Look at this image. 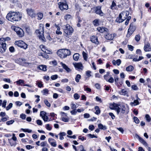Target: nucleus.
<instances>
[{
    "label": "nucleus",
    "mask_w": 151,
    "mask_h": 151,
    "mask_svg": "<svg viewBox=\"0 0 151 151\" xmlns=\"http://www.w3.org/2000/svg\"><path fill=\"white\" fill-rule=\"evenodd\" d=\"M48 145L47 144V142L46 141L42 142L40 143V146L42 147L47 146Z\"/></svg>",
    "instance_id": "obj_38"
},
{
    "label": "nucleus",
    "mask_w": 151,
    "mask_h": 151,
    "mask_svg": "<svg viewBox=\"0 0 151 151\" xmlns=\"http://www.w3.org/2000/svg\"><path fill=\"white\" fill-rule=\"evenodd\" d=\"M136 29V27L132 23L130 24L128 31L133 33L135 31Z\"/></svg>",
    "instance_id": "obj_20"
},
{
    "label": "nucleus",
    "mask_w": 151,
    "mask_h": 151,
    "mask_svg": "<svg viewBox=\"0 0 151 151\" xmlns=\"http://www.w3.org/2000/svg\"><path fill=\"white\" fill-rule=\"evenodd\" d=\"M59 7L62 11L66 10L68 9V6L65 1L60 2L59 4Z\"/></svg>",
    "instance_id": "obj_9"
},
{
    "label": "nucleus",
    "mask_w": 151,
    "mask_h": 151,
    "mask_svg": "<svg viewBox=\"0 0 151 151\" xmlns=\"http://www.w3.org/2000/svg\"><path fill=\"white\" fill-rule=\"evenodd\" d=\"M6 18L8 20L13 22L20 21L22 18V15L18 12H10L7 14Z\"/></svg>",
    "instance_id": "obj_1"
},
{
    "label": "nucleus",
    "mask_w": 151,
    "mask_h": 151,
    "mask_svg": "<svg viewBox=\"0 0 151 151\" xmlns=\"http://www.w3.org/2000/svg\"><path fill=\"white\" fill-rule=\"evenodd\" d=\"M58 78V76L57 75H55L52 76L51 77V78L52 80H55L57 79Z\"/></svg>",
    "instance_id": "obj_57"
},
{
    "label": "nucleus",
    "mask_w": 151,
    "mask_h": 151,
    "mask_svg": "<svg viewBox=\"0 0 151 151\" xmlns=\"http://www.w3.org/2000/svg\"><path fill=\"white\" fill-rule=\"evenodd\" d=\"M21 130L24 132H27L29 133H30L32 132V130H31L29 129H24L22 128L21 129Z\"/></svg>",
    "instance_id": "obj_44"
},
{
    "label": "nucleus",
    "mask_w": 151,
    "mask_h": 151,
    "mask_svg": "<svg viewBox=\"0 0 151 151\" xmlns=\"http://www.w3.org/2000/svg\"><path fill=\"white\" fill-rule=\"evenodd\" d=\"M60 64L61 65L63 68L65 69L67 72L68 73L71 71V69L69 68L65 64L63 63V62H61Z\"/></svg>",
    "instance_id": "obj_19"
},
{
    "label": "nucleus",
    "mask_w": 151,
    "mask_h": 151,
    "mask_svg": "<svg viewBox=\"0 0 151 151\" xmlns=\"http://www.w3.org/2000/svg\"><path fill=\"white\" fill-rule=\"evenodd\" d=\"M106 81L109 83H112L114 82V79L112 77H111L109 79H108L107 80H106Z\"/></svg>",
    "instance_id": "obj_52"
},
{
    "label": "nucleus",
    "mask_w": 151,
    "mask_h": 151,
    "mask_svg": "<svg viewBox=\"0 0 151 151\" xmlns=\"http://www.w3.org/2000/svg\"><path fill=\"white\" fill-rule=\"evenodd\" d=\"M66 134V133L64 132H60L59 134L60 139V140H63L64 139L63 136H65Z\"/></svg>",
    "instance_id": "obj_31"
},
{
    "label": "nucleus",
    "mask_w": 151,
    "mask_h": 151,
    "mask_svg": "<svg viewBox=\"0 0 151 151\" xmlns=\"http://www.w3.org/2000/svg\"><path fill=\"white\" fill-rule=\"evenodd\" d=\"M50 64L54 65H57V61L55 60H54L50 62Z\"/></svg>",
    "instance_id": "obj_64"
},
{
    "label": "nucleus",
    "mask_w": 151,
    "mask_h": 151,
    "mask_svg": "<svg viewBox=\"0 0 151 151\" xmlns=\"http://www.w3.org/2000/svg\"><path fill=\"white\" fill-rule=\"evenodd\" d=\"M98 127L99 129L103 130L106 129V127L105 126L101 124H99L98 125Z\"/></svg>",
    "instance_id": "obj_32"
},
{
    "label": "nucleus",
    "mask_w": 151,
    "mask_h": 151,
    "mask_svg": "<svg viewBox=\"0 0 151 151\" xmlns=\"http://www.w3.org/2000/svg\"><path fill=\"white\" fill-rule=\"evenodd\" d=\"M15 44L18 46L24 49H26L27 48V45L22 40L16 41Z\"/></svg>",
    "instance_id": "obj_8"
},
{
    "label": "nucleus",
    "mask_w": 151,
    "mask_h": 151,
    "mask_svg": "<svg viewBox=\"0 0 151 151\" xmlns=\"http://www.w3.org/2000/svg\"><path fill=\"white\" fill-rule=\"evenodd\" d=\"M82 55L84 60L86 61L88 58V54L84 51L82 52Z\"/></svg>",
    "instance_id": "obj_39"
},
{
    "label": "nucleus",
    "mask_w": 151,
    "mask_h": 151,
    "mask_svg": "<svg viewBox=\"0 0 151 151\" xmlns=\"http://www.w3.org/2000/svg\"><path fill=\"white\" fill-rule=\"evenodd\" d=\"M134 70V67L132 65H129L126 68V70L128 72H131Z\"/></svg>",
    "instance_id": "obj_29"
},
{
    "label": "nucleus",
    "mask_w": 151,
    "mask_h": 151,
    "mask_svg": "<svg viewBox=\"0 0 151 151\" xmlns=\"http://www.w3.org/2000/svg\"><path fill=\"white\" fill-rule=\"evenodd\" d=\"M91 72L90 70H87L86 72V76L87 78H89L91 76Z\"/></svg>",
    "instance_id": "obj_41"
},
{
    "label": "nucleus",
    "mask_w": 151,
    "mask_h": 151,
    "mask_svg": "<svg viewBox=\"0 0 151 151\" xmlns=\"http://www.w3.org/2000/svg\"><path fill=\"white\" fill-rule=\"evenodd\" d=\"M132 88L134 90H137L138 89V87L137 85H134L132 86Z\"/></svg>",
    "instance_id": "obj_59"
},
{
    "label": "nucleus",
    "mask_w": 151,
    "mask_h": 151,
    "mask_svg": "<svg viewBox=\"0 0 151 151\" xmlns=\"http://www.w3.org/2000/svg\"><path fill=\"white\" fill-rule=\"evenodd\" d=\"M43 47L42 50L46 54H50L52 53V52L50 50L45 49V47L44 46H42Z\"/></svg>",
    "instance_id": "obj_24"
},
{
    "label": "nucleus",
    "mask_w": 151,
    "mask_h": 151,
    "mask_svg": "<svg viewBox=\"0 0 151 151\" xmlns=\"http://www.w3.org/2000/svg\"><path fill=\"white\" fill-rule=\"evenodd\" d=\"M139 102L137 99L134 100L133 102H131L130 104L132 106H134L139 104Z\"/></svg>",
    "instance_id": "obj_25"
},
{
    "label": "nucleus",
    "mask_w": 151,
    "mask_h": 151,
    "mask_svg": "<svg viewBox=\"0 0 151 151\" xmlns=\"http://www.w3.org/2000/svg\"><path fill=\"white\" fill-rule=\"evenodd\" d=\"M110 74V72L108 71L106 72V74L104 76V79L106 80H107L108 77Z\"/></svg>",
    "instance_id": "obj_45"
},
{
    "label": "nucleus",
    "mask_w": 151,
    "mask_h": 151,
    "mask_svg": "<svg viewBox=\"0 0 151 151\" xmlns=\"http://www.w3.org/2000/svg\"><path fill=\"white\" fill-rule=\"evenodd\" d=\"M134 122L136 124H138L139 122V120L138 118L136 117H134Z\"/></svg>",
    "instance_id": "obj_62"
},
{
    "label": "nucleus",
    "mask_w": 151,
    "mask_h": 151,
    "mask_svg": "<svg viewBox=\"0 0 151 151\" xmlns=\"http://www.w3.org/2000/svg\"><path fill=\"white\" fill-rule=\"evenodd\" d=\"M97 29L99 32L103 33L104 32L106 31L107 29L102 27H99L97 28Z\"/></svg>",
    "instance_id": "obj_26"
},
{
    "label": "nucleus",
    "mask_w": 151,
    "mask_h": 151,
    "mask_svg": "<svg viewBox=\"0 0 151 151\" xmlns=\"http://www.w3.org/2000/svg\"><path fill=\"white\" fill-rule=\"evenodd\" d=\"M79 54L77 53L74 54L73 56L74 60L76 61L78 60L79 58Z\"/></svg>",
    "instance_id": "obj_28"
},
{
    "label": "nucleus",
    "mask_w": 151,
    "mask_h": 151,
    "mask_svg": "<svg viewBox=\"0 0 151 151\" xmlns=\"http://www.w3.org/2000/svg\"><path fill=\"white\" fill-rule=\"evenodd\" d=\"M116 34H115L108 33L105 36V38L107 40H113L114 37L116 36Z\"/></svg>",
    "instance_id": "obj_12"
},
{
    "label": "nucleus",
    "mask_w": 151,
    "mask_h": 151,
    "mask_svg": "<svg viewBox=\"0 0 151 151\" xmlns=\"http://www.w3.org/2000/svg\"><path fill=\"white\" fill-rule=\"evenodd\" d=\"M117 8L116 5L114 1H112L111 5L110 6V8L111 9H116Z\"/></svg>",
    "instance_id": "obj_27"
},
{
    "label": "nucleus",
    "mask_w": 151,
    "mask_h": 151,
    "mask_svg": "<svg viewBox=\"0 0 151 151\" xmlns=\"http://www.w3.org/2000/svg\"><path fill=\"white\" fill-rule=\"evenodd\" d=\"M27 11L28 14L32 18L35 17V14L33 9H27Z\"/></svg>",
    "instance_id": "obj_13"
},
{
    "label": "nucleus",
    "mask_w": 151,
    "mask_h": 151,
    "mask_svg": "<svg viewBox=\"0 0 151 151\" xmlns=\"http://www.w3.org/2000/svg\"><path fill=\"white\" fill-rule=\"evenodd\" d=\"M35 32L38 35V36L40 39L42 41H45V39L44 36V29L43 27H42L41 29H38Z\"/></svg>",
    "instance_id": "obj_7"
},
{
    "label": "nucleus",
    "mask_w": 151,
    "mask_h": 151,
    "mask_svg": "<svg viewBox=\"0 0 151 151\" xmlns=\"http://www.w3.org/2000/svg\"><path fill=\"white\" fill-rule=\"evenodd\" d=\"M112 63L114 65H117L118 66H119L121 63V61L120 59H119L117 60H113Z\"/></svg>",
    "instance_id": "obj_22"
},
{
    "label": "nucleus",
    "mask_w": 151,
    "mask_h": 151,
    "mask_svg": "<svg viewBox=\"0 0 151 151\" xmlns=\"http://www.w3.org/2000/svg\"><path fill=\"white\" fill-rule=\"evenodd\" d=\"M81 78V76L79 74H77L75 78V81L76 82L78 83L79 81V80Z\"/></svg>",
    "instance_id": "obj_40"
},
{
    "label": "nucleus",
    "mask_w": 151,
    "mask_h": 151,
    "mask_svg": "<svg viewBox=\"0 0 151 151\" xmlns=\"http://www.w3.org/2000/svg\"><path fill=\"white\" fill-rule=\"evenodd\" d=\"M44 102L47 107H49L50 106V104L47 100L45 99L44 101Z\"/></svg>",
    "instance_id": "obj_51"
},
{
    "label": "nucleus",
    "mask_w": 151,
    "mask_h": 151,
    "mask_svg": "<svg viewBox=\"0 0 151 151\" xmlns=\"http://www.w3.org/2000/svg\"><path fill=\"white\" fill-rule=\"evenodd\" d=\"M127 47L129 50L132 51L133 50L134 47L131 45H128Z\"/></svg>",
    "instance_id": "obj_61"
},
{
    "label": "nucleus",
    "mask_w": 151,
    "mask_h": 151,
    "mask_svg": "<svg viewBox=\"0 0 151 151\" xmlns=\"http://www.w3.org/2000/svg\"><path fill=\"white\" fill-rule=\"evenodd\" d=\"M12 28L15 31L19 37H22L24 36V32L21 28L15 26H12Z\"/></svg>",
    "instance_id": "obj_5"
},
{
    "label": "nucleus",
    "mask_w": 151,
    "mask_h": 151,
    "mask_svg": "<svg viewBox=\"0 0 151 151\" xmlns=\"http://www.w3.org/2000/svg\"><path fill=\"white\" fill-rule=\"evenodd\" d=\"M140 39V36L139 35H136L135 37V40L137 41H139Z\"/></svg>",
    "instance_id": "obj_46"
},
{
    "label": "nucleus",
    "mask_w": 151,
    "mask_h": 151,
    "mask_svg": "<svg viewBox=\"0 0 151 151\" xmlns=\"http://www.w3.org/2000/svg\"><path fill=\"white\" fill-rule=\"evenodd\" d=\"M129 13L128 11L122 12L119 14V17L116 18V21L119 23L122 22L127 18Z\"/></svg>",
    "instance_id": "obj_2"
},
{
    "label": "nucleus",
    "mask_w": 151,
    "mask_h": 151,
    "mask_svg": "<svg viewBox=\"0 0 151 151\" xmlns=\"http://www.w3.org/2000/svg\"><path fill=\"white\" fill-rule=\"evenodd\" d=\"M144 49L145 52L150 51L151 50V47L149 43H147L145 45Z\"/></svg>",
    "instance_id": "obj_18"
},
{
    "label": "nucleus",
    "mask_w": 151,
    "mask_h": 151,
    "mask_svg": "<svg viewBox=\"0 0 151 151\" xmlns=\"http://www.w3.org/2000/svg\"><path fill=\"white\" fill-rule=\"evenodd\" d=\"M101 6H97L96 8L95 12L96 14H99L101 16H103L104 15V13L101 10Z\"/></svg>",
    "instance_id": "obj_17"
},
{
    "label": "nucleus",
    "mask_w": 151,
    "mask_h": 151,
    "mask_svg": "<svg viewBox=\"0 0 151 151\" xmlns=\"http://www.w3.org/2000/svg\"><path fill=\"white\" fill-rule=\"evenodd\" d=\"M73 97L74 98L76 99H78L80 98V96L77 93H75L73 95Z\"/></svg>",
    "instance_id": "obj_49"
},
{
    "label": "nucleus",
    "mask_w": 151,
    "mask_h": 151,
    "mask_svg": "<svg viewBox=\"0 0 151 151\" xmlns=\"http://www.w3.org/2000/svg\"><path fill=\"white\" fill-rule=\"evenodd\" d=\"M45 128L47 129L49 131L51 130L52 129V127L50 126V125L49 124H47L45 125Z\"/></svg>",
    "instance_id": "obj_50"
},
{
    "label": "nucleus",
    "mask_w": 151,
    "mask_h": 151,
    "mask_svg": "<svg viewBox=\"0 0 151 151\" xmlns=\"http://www.w3.org/2000/svg\"><path fill=\"white\" fill-rule=\"evenodd\" d=\"M74 66L76 68L82 69L83 67L82 65L80 63H73Z\"/></svg>",
    "instance_id": "obj_21"
},
{
    "label": "nucleus",
    "mask_w": 151,
    "mask_h": 151,
    "mask_svg": "<svg viewBox=\"0 0 151 151\" xmlns=\"http://www.w3.org/2000/svg\"><path fill=\"white\" fill-rule=\"evenodd\" d=\"M7 103V101L6 100H4L3 101V103H2V107L5 108H6V106Z\"/></svg>",
    "instance_id": "obj_58"
},
{
    "label": "nucleus",
    "mask_w": 151,
    "mask_h": 151,
    "mask_svg": "<svg viewBox=\"0 0 151 151\" xmlns=\"http://www.w3.org/2000/svg\"><path fill=\"white\" fill-rule=\"evenodd\" d=\"M37 19L39 20H41L43 17V14L42 13H39L37 14Z\"/></svg>",
    "instance_id": "obj_35"
},
{
    "label": "nucleus",
    "mask_w": 151,
    "mask_h": 151,
    "mask_svg": "<svg viewBox=\"0 0 151 151\" xmlns=\"http://www.w3.org/2000/svg\"><path fill=\"white\" fill-rule=\"evenodd\" d=\"M13 104L12 103H10L9 105L6 107V110L8 111L12 107Z\"/></svg>",
    "instance_id": "obj_47"
},
{
    "label": "nucleus",
    "mask_w": 151,
    "mask_h": 151,
    "mask_svg": "<svg viewBox=\"0 0 151 151\" xmlns=\"http://www.w3.org/2000/svg\"><path fill=\"white\" fill-rule=\"evenodd\" d=\"M56 27L57 28V30L56 32V33L58 35L61 34L62 32L60 31V27L58 26H56Z\"/></svg>",
    "instance_id": "obj_43"
},
{
    "label": "nucleus",
    "mask_w": 151,
    "mask_h": 151,
    "mask_svg": "<svg viewBox=\"0 0 151 151\" xmlns=\"http://www.w3.org/2000/svg\"><path fill=\"white\" fill-rule=\"evenodd\" d=\"M5 39L4 38H0V46H3L4 44H6L5 42Z\"/></svg>",
    "instance_id": "obj_34"
},
{
    "label": "nucleus",
    "mask_w": 151,
    "mask_h": 151,
    "mask_svg": "<svg viewBox=\"0 0 151 151\" xmlns=\"http://www.w3.org/2000/svg\"><path fill=\"white\" fill-rule=\"evenodd\" d=\"M61 117L62 120L65 122H67L68 121L69 118L67 116L66 114L64 112H61Z\"/></svg>",
    "instance_id": "obj_11"
},
{
    "label": "nucleus",
    "mask_w": 151,
    "mask_h": 151,
    "mask_svg": "<svg viewBox=\"0 0 151 151\" xmlns=\"http://www.w3.org/2000/svg\"><path fill=\"white\" fill-rule=\"evenodd\" d=\"M90 41L94 43L96 45H98L99 44L98 38L96 36H91L90 37Z\"/></svg>",
    "instance_id": "obj_14"
},
{
    "label": "nucleus",
    "mask_w": 151,
    "mask_h": 151,
    "mask_svg": "<svg viewBox=\"0 0 151 151\" xmlns=\"http://www.w3.org/2000/svg\"><path fill=\"white\" fill-rule=\"evenodd\" d=\"M39 55L42 56L43 58H48L49 56L48 55L46 54V53H40L39 54Z\"/></svg>",
    "instance_id": "obj_42"
},
{
    "label": "nucleus",
    "mask_w": 151,
    "mask_h": 151,
    "mask_svg": "<svg viewBox=\"0 0 151 151\" xmlns=\"http://www.w3.org/2000/svg\"><path fill=\"white\" fill-rule=\"evenodd\" d=\"M99 19H96L93 21V24L94 26H98L99 25Z\"/></svg>",
    "instance_id": "obj_37"
},
{
    "label": "nucleus",
    "mask_w": 151,
    "mask_h": 151,
    "mask_svg": "<svg viewBox=\"0 0 151 151\" xmlns=\"http://www.w3.org/2000/svg\"><path fill=\"white\" fill-rule=\"evenodd\" d=\"M71 52L69 50L67 49L59 50L57 52L58 55L61 58L66 57L70 54Z\"/></svg>",
    "instance_id": "obj_3"
},
{
    "label": "nucleus",
    "mask_w": 151,
    "mask_h": 151,
    "mask_svg": "<svg viewBox=\"0 0 151 151\" xmlns=\"http://www.w3.org/2000/svg\"><path fill=\"white\" fill-rule=\"evenodd\" d=\"M127 94V91L124 89H122L120 92V94L122 95H125Z\"/></svg>",
    "instance_id": "obj_48"
},
{
    "label": "nucleus",
    "mask_w": 151,
    "mask_h": 151,
    "mask_svg": "<svg viewBox=\"0 0 151 151\" xmlns=\"http://www.w3.org/2000/svg\"><path fill=\"white\" fill-rule=\"evenodd\" d=\"M71 16L70 14H68L66 15L64 17V19L66 20H68L71 18Z\"/></svg>",
    "instance_id": "obj_54"
},
{
    "label": "nucleus",
    "mask_w": 151,
    "mask_h": 151,
    "mask_svg": "<svg viewBox=\"0 0 151 151\" xmlns=\"http://www.w3.org/2000/svg\"><path fill=\"white\" fill-rule=\"evenodd\" d=\"M138 138L139 142L142 144L145 147L147 148L148 147V145L147 142L143 139L142 138L140 137L139 135H137Z\"/></svg>",
    "instance_id": "obj_15"
},
{
    "label": "nucleus",
    "mask_w": 151,
    "mask_h": 151,
    "mask_svg": "<svg viewBox=\"0 0 151 151\" xmlns=\"http://www.w3.org/2000/svg\"><path fill=\"white\" fill-rule=\"evenodd\" d=\"M39 68L40 69L44 71H45L47 70L46 66L44 65H40V66H39Z\"/></svg>",
    "instance_id": "obj_36"
},
{
    "label": "nucleus",
    "mask_w": 151,
    "mask_h": 151,
    "mask_svg": "<svg viewBox=\"0 0 151 151\" xmlns=\"http://www.w3.org/2000/svg\"><path fill=\"white\" fill-rule=\"evenodd\" d=\"M116 109L118 114H119V112H121L122 113H124L125 112L126 108L124 105L122 104L120 106V107H116Z\"/></svg>",
    "instance_id": "obj_10"
},
{
    "label": "nucleus",
    "mask_w": 151,
    "mask_h": 151,
    "mask_svg": "<svg viewBox=\"0 0 151 151\" xmlns=\"http://www.w3.org/2000/svg\"><path fill=\"white\" fill-rule=\"evenodd\" d=\"M49 91L47 89L45 88L44 89L41 91V93L43 95H47L48 94Z\"/></svg>",
    "instance_id": "obj_30"
},
{
    "label": "nucleus",
    "mask_w": 151,
    "mask_h": 151,
    "mask_svg": "<svg viewBox=\"0 0 151 151\" xmlns=\"http://www.w3.org/2000/svg\"><path fill=\"white\" fill-rule=\"evenodd\" d=\"M145 118L147 120L148 122H150L151 120V118L150 116L148 114H146L145 115Z\"/></svg>",
    "instance_id": "obj_60"
},
{
    "label": "nucleus",
    "mask_w": 151,
    "mask_h": 151,
    "mask_svg": "<svg viewBox=\"0 0 151 151\" xmlns=\"http://www.w3.org/2000/svg\"><path fill=\"white\" fill-rule=\"evenodd\" d=\"M16 83L18 85L20 84L21 83H24V81L22 79H19V81H16Z\"/></svg>",
    "instance_id": "obj_56"
},
{
    "label": "nucleus",
    "mask_w": 151,
    "mask_h": 151,
    "mask_svg": "<svg viewBox=\"0 0 151 151\" xmlns=\"http://www.w3.org/2000/svg\"><path fill=\"white\" fill-rule=\"evenodd\" d=\"M95 109L96 110L95 113L97 114H100L101 111L99 107L98 106H96L95 107Z\"/></svg>",
    "instance_id": "obj_33"
},
{
    "label": "nucleus",
    "mask_w": 151,
    "mask_h": 151,
    "mask_svg": "<svg viewBox=\"0 0 151 151\" xmlns=\"http://www.w3.org/2000/svg\"><path fill=\"white\" fill-rule=\"evenodd\" d=\"M48 141L51 146L53 147L56 146V141L54 139L52 138H49L48 139Z\"/></svg>",
    "instance_id": "obj_16"
},
{
    "label": "nucleus",
    "mask_w": 151,
    "mask_h": 151,
    "mask_svg": "<svg viewBox=\"0 0 151 151\" xmlns=\"http://www.w3.org/2000/svg\"><path fill=\"white\" fill-rule=\"evenodd\" d=\"M63 29L65 33V35L66 36L71 35L73 31L72 27L68 24L63 26Z\"/></svg>",
    "instance_id": "obj_4"
},
{
    "label": "nucleus",
    "mask_w": 151,
    "mask_h": 151,
    "mask_svg": "<svg viewBox=\"0 0 151 151\" xmlns=\"http://www.w3.org/2000/svg\"><path fill=\"white\" fill-rule=\"evenodd\" d=\"M14 122V120H11L7 122H6V124L7 125H9L13 124Z\"/></svg>",
    "instance_id": "obj_53"
},
{
    "label": "nucleus",
    "mask_w": 151,
    "mask_h": 151,
    "mask_svg": "<svg viewBox=\"0 0 151 151\" xmlns=\"http://www.w3.org/2000/svg\"><path fill=\"white\" fill-rule=\"evenodd\" d=\"M76 104L72 103L71 104V108L73 109H76Z\"/></svg>",
    "instance_id": "obj_55"
},
{
    "label": "nucleus",
    "mask_w": 151,
    "mask_h": 151,
    "mask_svg": "<svg viewBox=\"0 0 151 151\" xmlns=\"http://www.w3.org/2000/svg\"><path fill=\"white\" fill-rule=\"evenodd\" d=\"M26 60L24 58H19L15 60V63L23 66H27L30 63L26 62Z\"/></svg>",
    "instance_id": "obj_6"
},
{
    "label": "nucleus",
    "mask_w": 151,
    "mask_h": 151,
    "mask_svg": "<svg viewBox=\"0 0 151 151\" xmlns=\"http://www.w3.org/2000/svg\"><path fill=\"white\" fill-rule=\"evenodd\" d=\"M6 44H4L3 46H0V52L1 53H3L6 51Z\"/></svg>",
    "instance_id": "obj_23"
},
{
    "label": "nucleus",
    "mask_w": 151,
    "mask_h": 151,
    "mask_svg": "<svg viewBox=\"0 0 151 151\" xmlns=\"http://www.w3.org/2000/svg\"><path fill=\"white\" fill-rule=\"evenodd\" d=\"M46 114V113L44 111H41L40 112V116L42 117L45 116Z\"/></svg>",
    "instance_id": "obj_63"
}]
</instances>
